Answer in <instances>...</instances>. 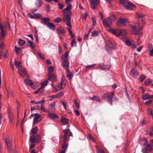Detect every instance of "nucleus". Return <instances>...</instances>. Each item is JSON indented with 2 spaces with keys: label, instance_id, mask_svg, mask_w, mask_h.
Here are the masks:
<instances>
[{
  "label": "nucleus",
  "instance_id": "nucleus-41",
  "mask_svg": "<svg viewBox=\"0 0 153 153\" xmlns=\"http://www.w3.org/2000/svg\"><path fill=\"white\" fill-rule=\"evenodd\" d=\"M121 30L116 29L115 35L117 36H121Z\"/></svg>",
  "mask_w": 153,
  "mask_h": 153
},
{
  "label": "nucleus",
  "instance_id": "nucleus-9",
  "mask_svg": "<svg viewBox=\"0 0 153 153\" xmlns=\"http://www.w3.org/2000/svg\"><path fill=\"white\" fill-rule=\"evenodd\" d=\"M18 72L21 76H25L27 74V71L25 69L23 68H20L18 69Z\"/></svg>",
  "mask_w": 153,
  "mask_h": 153
},
{
  "label": "nucleus",
  "instance_id": "nucleus-22",
  "mask_svg": "<svg viewBox=\"0 0 153 153\" xmlns=\"http://www.w3.org/2000/svg\"><path fill=\"white\" fill-rule=\"evenodd\" d=\"M62 65H63V67L65 69L66 71L68 70H69V63L68 62H62Z\"/></svg>",
  "mask_w": 153,
  "mask_h": 153
},
{
  "label": "nucleus",
  "instance_id": "nucleus-6",
  "mask_svg": "<svg viewBox=\"0 0 153 153\" xmlns=\"http://www.w3.org/2000/svg\"><path fill=\"white\" fill-rule=\"evenodd\" d=\"M118 21L120 24L124 26L127 25V23L128 22L127 18H120L118 19Z\"/></svg>",
  "mask_w": 153,
  "mask_h": 153
},
{
  "label": "nucleus",
  "instance_id": "nucleus-17",
  "mask_svg": "<svg viewBox=\"0 0 153 153\" xmlns=\"http://www.w3.org/2000/svg\"><path fill=\"white\" fill-rule=\"evenodd\" d=\"M68 52H67L64 55H62V62H68Z\"/></svg>",
  "mask_w": 153,
  "mask_h": 153
},
{
  "label": "nucleus",
  "instance_id": "nucleus-45",
  "mask_svg": "<svg viewBox=\"0 0 153 153\" xmlns=\"http://www.w3.org/2000/svg\"><path fill=\"white\" fill-rule=\"evenodd\" d=\"M64 94L62 91H61L58 94H56L57 98H59L61 97L64 95Z\"/></svg>",
  "mask_w": 153,
  "mask_h": 153
},
{
  "label": "nucleus",
  "instance_id": "nucleus-55",
  "mask_svg": "<svg viewBox=\"0 0 153 153\" xmlns=\"http://www.w3.org/2000/svg\"><path fill=\"white\" fill-rule=\"evenodd\" d=\"M147 110L149 115H153V114L151 108H148L147 109Z\"/></svg>",
  "mask_w": 153,
  "mask_h": 153
},
{
  "label": "nucleus",
  "instance_id": "nucleus-15",
  "mask_svg": "<svg viewBox=\"0 0 153 153\" xmlns=\"http://www.w3.org/2000/svg\"><path fill=\"white\" fill-rule=\"evenodd\" d=\"M57 33L59 34H63L65 33V30L62 27H59L56 29Z\"/></svg>",
  "mask_w": 153,
  "mask_h": 153
},
{
  "label": "nucleus",
  "instance_id": "nucleus-52",
  "mask_svg": "<svg viewBox=\"0 0 153 153\" xmlns=\"http://www.w3.org/2000/svg\"><path fill=\"white\" fill-rule=\"evenodd\" d=\"M63 131L64 132V135H68V134L70 132V130L68 128L66 129H64L63 130Z\"/></svg>",
  "mask_w": 153,
  "mask_h": 153
},
{
  "label": "nucleus",
  "instance_id": "nucleus-24",
  "mask_svg": "<svg viewBox=\"0 0 153 153\" xmlns=\"http://www.w3.org/2000/svg\"><path fill=\"white\" fill-rule=\"evenodd\" d=\"M66 72L67 73V77L69 80H71L73 76L72 73L70 72L69 70H68L66 71Z\"/></svg>",
  "mask_w": 153,
  "mask_h": 153
},
{
  "label": "nucleus",
  "instance_id": "nucleus-58",
  "mask_svg": "<svg viewBox=\"0 0 153 153\" xmlns=\"http://www.w3.org/2000/svg\"><path fill=\"white\" fill-rule=\"evenodd\" d=\"M43 2L41 0H39L38 1V4L36 5L37 7H40L42 4Z\"/></svg>",
  "mask_w": 153,
  "mask_h": 153
},
{
  "label": "nucleus",
  "instance_id": "nucleus-50",
  "mask_svg": "<svg viewBox=\"0 0 153 153\" xmlns=\"http://www.w3.org/2000/svg\"><path fill=\"white\" fill-rule=\"evenodd\" d=\"M76 42L74 39L72 41L71 44L72 47H75L76 46Z\"/></svg>",
  "mask_w": 153,
  "mask_h": 153
},
{
  "label": "nucleus",
  "instance_id": "nucleus-49",
  "mask_svg": "<svg viewBox=\"0 0 153 153\" xmlns=\"http://www.w3.org/2000/svg\"><path fill=\"white\" fill-rule=\"evenodd\" d=\"M152 82V80L150 79H148L145 81V84L146 85H149Z\"/></svg>",
  "mask_w": 153,
  "mask_h": 153
},
{
  "label": "nucleus",
  "instance_id": "nucleus-38",
  "mask_svg": "<svg viewBox=\"0 0 153 153\" xmlns=\"http://www.w3.org/2000/svg\"><path fill=\"white\" fill-rule=\"evenodd\" d=\"M35 138L36 142L37 143H39L41 141V137L39 135H37L34 137Z\"/></svg>",
  "mask_w": 153,
  "mask_h": 153
},
{
  "label": "nucleus",
  "instance_id": "nucleus-13",
  "mask_svg": "<svg viewBox=\"0 0 153 153\" xmlns=\"http://www.w3.org/2000/svg\"><path fill=\"white\" fill-rule=\"evenodd\" d=\"M63 86H64L62 85H61L60 83V84H58L57 85L56 88H55V87L53 91V93H56L57 92L63 88Z\"/></svg>",
  "mask_w": 153,
  "mask_h": 153
},
{
  "label": "nucleus",
  "instance_id": "nucleus-35",
  "mask_svg": "<svg viewBox=\"0 0 153 153\" xmlns=\"http://www.w3.org/2000/svg\"><path fill=\"white\" fill-rule=\"evenodd\" d=\"M14 64L16 67L19 69L20 68H22L21 66V62L17 61H15L14 62Z\"/></svg>",
  "mask_w": 153,
  "mask_h": 153
},
{
  "label": "nucleus",
  "instance_id": "nucleus-16",
  "mask_svg": "<svg viewBox=\"0 0 153 153\" xmlns=\"http://www.w3.org/2000/svg\"><path fill=\"white\" fill-rule=\"evenodd\" d=\"M124 7L127 10H130L133 7H136V6L130 2H129L128 5H124Z\"/></svg>",
  "mask_w": 153,
  "mask_h": 153
},
{
  "label": "nucleus",
  "instance_id": "nucleus-48",
  "mask_svg": "<svg viewBox=\"0 0 153 153\" xmlns=\"http://www.w3.org/2000/svg\"><path fill=\"white\" fill-rule=\"evenodd\" d=\"M146 76L144 75H142L139 78V81L140 82H142L146 78Z\"/></svg>",
  "mask_w": 153,
  "mask_h": 153
},
{
  "label": "nucleus",
  "instance_id": "nucleus-25",
  "mask_svg": "<svg viewBox=\"0 0 153 153\" xmlns=\"http://www.w3.org/2000/svg\"><path fill=\"white\" fill-rule=\"evenodd\" d=\"M96 149L97 153H105L103 150L99 146H96Z\"/></svg>",
  "mask_w": 153,
  "mask_h": 153
},
{
  "label": "nucleus",
  "instance_id": "nucleus-46",
  "mask_svg": "<svg viewBox=\"0 0 153 153\" xmlns=\"http://www.w3.org/2000/svg\"><path fill=\"white\" fill-rule=\"evenodd\" d=\"M38 54L39 57L42 59H45V56L44 54H43L40 53L39 52H38Z\"/></svg>",
  "mask_w": 153,
  "mask_h": 153
},
{
  "label": "nucleus",
  "instance_id": "nucleus-12",
  "mask_svg": "<svg viewBox=\"0 0 153 153\" xmlns=\"http://www.w3.org/2000/svg\"><path fill=\"white\" fill-rule=\"evenodd\" d=\"M50 19L48 17H44L41 19L40 22L44 25H47L49 23Z\"/></svg>",
  "mask_w": 153,
  "mask_h": 153
},
{
  "label": "nucleus",
  "instance_id": "nucleus-40",
  "mask_svg": "<svg viewBox=\"0 0 153 153\" xmlns=\"http://www.w3.org/2000/svg\"><path fill=\"white\" fill-rule=\"evenodd\" d=\"M33 15L35 17L38 18V19H40L42 18V16L40 14L38 13H35L33 14Z\"/></svg>",
  "mask_w": 153,
  "mask_h": 153
},
{
  "label": "nucleus",
  "instance_id": "nucleus-30",
  "mask_svg": "<svg viewBox=\"0 0 153 153\" xmlns=\"http://www.w3.org/2000/svg\"><path fill=\"white\" fill-rule=\"evenodd\" d=\"M38 131V128L35 126L33 128H32L31 130V131L33 135L36 134Z\"/></svg>",
  "mask_w": 153,
  "mask_h": 153
},
{
  "label": "nucleus",
  "instance_id": "nucleus-57",
  "mask_svg": "<svg viewBox=\"0 0 153 153\" xmlns=\"http://www.w3.org/2000/svg\"><path fill=\"white\" fill-rule=\"evenodd\" d=\"M126 31L124 29L121 30V36H124L126 35Z\"/></svg>",
  "mask_w": 153,
  "mask_h": 153
},
{
  "label": "nucleus",
  "instance_id": "nucleus-27",
  "mask_svg": "<svg viewBox=\"0 0 153 153\" xmlns=\"http://www.w3.org/2000/svg\"><path fill=\"white\" fill-rule=\"evenodd\" d=\"M55 105L56 103L55 102L50 104L49 105V109L53 111H54L55 110Z\"/></svg>",
  "mask_w": 153,
  "mask_h": 153
},
{
  "label": "nucleus",
  "instance_id": "nucleus-31",
  "mask_svg": "<svg viewBox=\"0 0 153 153\" xmlns=\"http://www.w3.org/2000/svg\"><path fill=\"white\" fill-rule=\"evenodd\" d=\"M142 97V99L143 100H146L149 99V95L148 93H146L145 94L143 95Z\"/></svg>",
  "mask_w": 153,
  "mask_h": 153
},
{
  "label": "nucleus",
  "instance_id": "nucleus-19",
  "mask_svg": "<svg viewBox=\"0 0 153 153\" xmlns=\"http://www.w3.org/2000/svg\"><path fill=\"white\" fill-rule=\"evenodd\" d=\"M47 116L50 118L55 119L56 118H59V116L56 114L53 113H49L47 114Z\"/></svg>",
  "mask_w": 153,
  "mask_h": 153
},
{
  "label": "nucleus",
  "instance_id": "nucleus-14",
  "mask_svg": "<svg viewBox=\"0 0 153 153\" xmlns=\"http://www.w3.org/2000/svg\"><path fill=\"white\" fill-rule=\"evenodd\" d=\"M131 28L133 31L136 32H139L143 29V27H137L134 25L131 26Z\"/></svg>",
  "mask_w": 153,
  "mask_h": 153
},
{
  "label": "nucleus",
  "instance_id": "nucleus-34",
  "mask_svg": "<svg viewBox=\"0 0 153 153\" xmlns=\"http://www.w3.org/2000/svg\"><path fill=\"white\" fill-rule=\"evenodd\" d=\"M54 67L51 65L49 66L48 68V75L52 74L53 71Z\"/></svg>",
  "mask_w": 153,
  "mask_h": 153
},
{
  "label": "nucleus",
  "instance_id": "nucleus-26",
  "mask_svg": "<svg viewBox=\"0 0 153 153\" xmlns=\"http://www.w3.org/2000/svg\"><path fill=\"white\" fill-rule=\"evenodd\" d=\"M24 82L27 85H29L31 86L33 84V81L30 79H25L24 80Z\"/></svg>",
  "mask_w": 153,
  "mask_h": 153
},
{
  "label": "nucleus",
  "instance_id": "nucleus-32",
  "mask_svg": "<svg viewBox=\"0 0 153 153\" xmlns=\"http://www.w3.org/2000/svg\"><path fill=\"white\" fill-rule=\"evenodd\" d=\"M91 100H95L97 102H100V98L98 96H94L91 98Z\"/></svg>",
  "mask_w": 153,
  "mask_h": 153
},
{
  "label": "nucleus",
  "instance_id": "nucleus-60",
  "mask_svg": "<svg viewBox=\"0 0 153 153\" xmlns=\"http://www.w3.org/2000/svg\"><path fill=\"white\" fill-rule=\"evenodd\" d=\"M125 43L128 46L131 45L132 43L129 41V40H127L125 41Z\"/></svg>",
  "mask_w": 153,
  "mask_h": 153
},
{
  "label": "nucleus",
  "instance_id": "nucleus-51",
  "mask_svg": "<svg viewBox=\"0 0 153 153\" xmlns=\"http://www.w3.org/2000/svg\"><path fill=\"white\" fill-rule=\"evenodd\" d=\"M88 138L91 140L93 142H95V139L93 137L91 134H88Z\"/></svg>",
  "mask_w": 153,
  "mask_h": 153
},
{
  "label": "nucleus",
  "instance_id": "nucleus-2",
  "mask_svg": "<svg viewBox=\"0 0 153 153\" xmlns=\"http://www.w3.org/2000/svg\"><path fill=\"white\" fill-rule=\"evenodd\" d=\"M72 15V13L71 11H70L69 13L68 14L67 13H64L63 14V18L62 19L63 21L65 22L67 20L66 25L69 27L67 28L69 32L71 31V29L72 28L71 23V16Z\"/></svg>",
  "mask_w": 153,
  "mask_h": 153
},
{
  "label": "nucleus",
  "instance_id": "nucleus-28",
  "mask_svg": "<svg viewBox=\"0 0 153 153\" xmlns=\"http://www.w3.org/2000/svg\"><path fill=\"white\" fill-rule=\"evenodd\" d=\"M66 80L65 78V76L63 75L62 76L61 82L60 84H61V85H63L64 86H65L66 85Z\"/></svg>",
  "mask_w": 153,
  "mask_h": 153
},
{
  "label": "nucleus",
  "instance_id": "nucleus-33",
  "mask_svg": "<svg viewBox=\"0 0 153 153\" xmlns=\"http://www.w3.org/2000/svg\"><path fill=\"white\" fill-rule=\"evenodd\" d=\"M18 43L20 46H22L25 44L26 42L23 40L20 39H18Z\"/></svg>",
  "mask_w": 153,
  "mask_h": 153
},
{
  "label": "nucleus",
  "instance_id": "nucleus-5",
  "mask_svg": "<svg viewBox=\"0 0 153 153\" xmlns=\"http://www.w3.org/2000/svg\"><path fill=\"white\" fill-rule=\"evenodd\" d=\"M5 142L8 151L11 152L12 150L11 147L12 140L11 139L10 137H8L5 140Z\"/></svg>",
  "mask_w": 153,
  "mask_h": 153
},
{
  "label": "nucleus",
  "instance_id": "nucleus-29",
  "mask_svg": "<svg viewBox=\"0 0 153 153\" xmlns=\"http://www.w3.org/2000/svg\"><path fill=\"white\" fill-rule=\"evenodd\" d=\"M148 151L152 152L153 150V145L148 144L146 147Z\"/></svg>",
  "mask_w": 153,
  "mask_h": 153
},
{
  "label": "nucleus",
  "instance_id": "nucleus-4",
  "mask_svg": "<svg viewBox=\"0 0 153 153\" xmlns=\"http://www.w3.org/2000/svg\"><path fill=\"white\" fill-rule=\"evenodd\" d=\"M90 2V6L91 8L95 10L98 5L100 3V0H89Z\"/></svg>",
  "mask_w": 153,
  "mask_h": 153
},
{
  "label": "nucleus",
  "instance_id": "nucleus-10",
  "mask_svg": "<svg viewBox=\"0 0 153 153\" xmlns=\"http://www.w3.org/2000/svg\"><path fill=\"white\" fill-rule=\"evenodd\" d=\"M41 117L40 115L39 114H37L35 115V116L33 120V125H35V124L38 121L40 122V120H39V119Z\"/></svg>",
  "mask_w": 153,
  "mask_h": 153
},
{
  "label": "nucleus",
  "instance_id": "nucleus-59",
  "mask_svg": "<svg viewBox=\"0 0 153 153\" xmlns=\"http://www.w3.org/2000/svg\"><path fill=\"white\" fill-rule=\"evenodd\" d=\"M87 16V14L86 13H84L82 16V19L83 20H85Z\"/></svg>",
  "mask_w": 153,
  "mask_h": 153
},
{
  "label": "nucleus",
  "instance_id": "nucleus-8",
  "mask_svg": "<svg viewBox=\"0 0 153 153\" xmlns=\"http://www.w3.org/2000/svg\"><path fill=\"white\" fill-rule=\"evenodd\" d=\"M130 74L132 77L136 78L138 75L139 73L136 69L133 68L131 70Z\"/></svg>",
  "mask_w": 153,
  "mask_h": 153
},
{
  "label": "nucleus",
  "instance_id": "nucleus-18",
  "mask_svg": "<svg viewBox=\"0 0 153 153\" xmlns=\"http://www.w3.org/2000/svg\"><path fill=\"white\" fill-rule=\"evenodd\" d=\"M57 77L56 75L53 74H50L48 76V80L53 82L56 79Z\"/></svg>",
  "mask_w": 153,
  "mask_h": 153
},
{
  "label": "nucleus",
  "instance_id": "nucleus-61",
  "mask_svg": "<svg viewBox=\"0 0 153 153\" xmlns=\"http://www.w3.org/2000/svg\"><path fill=\"white\" fill-rule=\"evenodd\" d=\"M9 53L8 51H6V52H5L4 55V58H7L9 56Z\"/></svg>",
  "mask_w": 153,
  "mask_h": 153
},
{
  "label": "nucleus",
  "instance_id": "nucleus-44",
  "mask_svg": "<svg viewBox=\"0 0 153 153\" xmlns=\"http://www.w3.org/2000/svg\"><path fill=\"white\" fill-rule=\"evenodd\" d=\"M144 15H141L138 13H136V18L137 19H142L144 17Z\"/></svg>",
  "mask_w": 153,
  "mask_h": 153
},
{
  "label": "nucleus",
  "instance_id": "nucleus-3",
  "mask_svg": "<svg viewBox=\"0 0 153 153\" xmlns=\"http://www.w3.org/2000/svg\"><path fill=\"white\" fill-rule=\"evenodd\" d=\"M114 95V93L112 92L107 93L103 94L102 97V98L104 100L107 99V101L110 102L111 105H112V98Z\"/></svg>",
  "mask_w": 153,
  "mask_h": 153
},
{
  "label": "nucleus",
  "instance_id": "nucleus-37",
  "mask_svg": "<svg viewBox=\"0 0 153 153\" xmlns=\"http://www.w3.org/2000/svg\"><path fill=\"white\" fill-rule=\"evenodd\" d=\"M11 109L9 108L7 109V113L8 114V118L13 117V115L12 113L11 112Z\"/></svg>",
  "mask_w": 153,
  "mask_h": 153
},
{
  "label": "nucleus",
  "instance_id": "nucleus-7",
  "mask_svg": "<svg viewBox=\"0 0 153 153\" xmlns=\"http://www.w3.org/2000/svg\"><path fill=\"white\" fill-rule=\"evenodd\" d=\"M7 28L6 22H4L3 24H0V28L1 31V33H5V31L7 30Z\"/></svg>",
  "mask_w": 153,
  "mask_h": 153
},
{
  "label": "nucleus",
  "instance_id": "nucleus-47",
  "mask_svg": "<svg viewBox=\"0 0 153 153\" xmlns=\"http://www.w3.org/2000/svg\"><path fill=\"white\" fill-rule=\"evenodd\" d=\"M20 50V49L19 48H18L16 47V46H15V48L14 49V51L15 52V53H16L17 54H19V51Z\"/></svg>",
  "mask_w": 153,
  "mask_h": 153
},
{
  "label": "nucleus",
  "instance_id": "nucleus-21",
  "mask_svg": "<svg viewBox=\"0 0 153 153\" xmlns=\"http://www.w3.org/2000/svg\"><path fill=\"white\" fill-rule=\"evenodd\" d=\"M48 27L51 30H54L56 28V26L52 23L50 22L47 25Z\"/></svg>",
  "mask_w": 153,
  "mask_h": 153
},
{
  "label": "nucleus",
  "instance_id": "nucleus-54",
  "mask_svg": "<svg viewBox=\"0 0 153 153\" xmlns=\"http://www.w3.org/2000/svg\"><path fill=\"white\" fill-rule=\"evenodd\" d=\"M152 101L151 100H149L146 102L145 104V105L148 106H149L152 103Z\"/></svg>",
  "mask_w": 153,
  "mask_h": 153
},
{
  "label": "nucleus",
  "instance_id": "nucleus-56",
  "mask_svg": "<svg viewBox=\"0 0 153 153\" xmlns=\"http://www.w3.org/2000/svg\"><path fill=\"white\" fill-rule=\"evenodd\" d=\"M39 106H36L31 107V110L33 111L35 110H39Z\"/></svg>",
  "mask_w": 153,
  "mask_h": 153
},
{
  "label": "nucleus",
  "instance_id": "nucleus-64",
  "mask_svg": "<svg viewBox=\"0 0 153 153\" xmlns=\"http://www.w3.org/2000/svg\"><path fill=\"white\" fill-rule=\"evenodd\" d=\"M92 25L93 26L95 25L96 24V21L94 17H92Z\"/></svg>",
  "mask_w": 153,
  "mask_h": 153
},
{
  "label": "nucleus",
  "instance_id": "nucleus-39",
  "mask_svg": "<svg viewBox=\"0 0 153 153\" xmlns=\"http://www.w3.org/2000/svg\"><path fill=\"white\" fill-rule=\"evenodd\" d=\"M68 148V144L65 142H64L62 145V148L63 150H66Z\"/></svg>",
  "mask_w": 153,
  "mask_h": 153
},
{
  "label": "nucleus",
  "instance_id": "nucleus-20",
  "mask_svg": "<svg viewBox=\"0 0 153 153\" xmlns=\"http://www.w3.org/2000/svg\"><path fill=\"white\" fill-rule=\"evenodd\" d=\"M27 46L30 47L32 49H34L36 48L34 43L30 40H29L27 42Z\"/></svg>",
  "mask_w": 153,
  "mask_h": 153
},
{
  "label": "nucleus",
  "instance_id": "nucleus-63",
  "mask_svg": "<svg viewBox=\"0 0 153 153\" xmlns=\"http://www.w3.org/2000/svg\"><path fill=\"white\" fill-rule=\"evenodd\" d=\"M103 68L104 69L108 70L110 68V67L108 65H103Z\"/></svg>",
  "mask_w": 153,
  "mask_h": 153
},
{
  "label": "nucleus",
  "instance_id": "nucleus-1",
  "mask_svg": "<svg viewBox=\"0 0 153 153\" xmlns=\"http://www.w3.org/2000/svg\"><path fill=\"white\" fill-rule=\"evenodd\" d=\"M116 19V16L115 15H111L102 21L103 24L105 28L109 27L111 26L112 22L114 21Z\"/></svg>",
  "mask_w": 153,
  "mask_h": 153
},
{
  "label": "nucleus",
  "instance_id": "nucleus-11",
  "mask_svg": "<svg viewBox=\"0 0 153 153\" xmlns=\"http://www.w3.org/2000/svg\"><path fill=\"white\" fill-rule=\"evenodd\" d=\"M148 47V51L149 53V55L150 56H153V48L152 45L151 44H149L147 45Z\"/></svg>",
  "mask_w": 153,
  "mask_h": 153
},
{
  "label": "nucleus",
  "instance_id": "nucleus-36",
  "mask_svg": "<svg viewBox=\"0 0 153 153\" xmlns=\"http://www.w3.org/2000/svg\"><path fill=\"white\" fill-rule=\"evenodd\" d=\"M61 122L63 125H66L68 123V120L67 119L63 117L61 119Z\"/></svg>",
  "mask_w": 153,
  "mask_h": 153
},
{
  "label": "nucleus",
  "instance_id": "nucleus-62",
  "mask_svg": "<svg viewBox=\"0 0 153 153\" xmlns=\"http://www.w3.org/2000/svg\"><path fill=\"white\" fill-rule=\"evenodd\" d=\"M10 68L12 69V70L13 71H14V68L13 66V64L11 61H10Z\"/></svg>",
  "mask_w": 153,
  "mask_h": 153
},
{
  "label": "nucleus",
  "instance_id": "nucleus-53",
  "mask_svg": "<svg viewBox=\"0 0 153 153\" xmlns=\"http://www.w3.org/2000/svg\"><path fill=\"white\" fill-rule=\"evenodd\" d=\"M5 36V33L0 32V41L2 40Z\"/></svg>",
  "mask_w": 153,
  "mask_h": 153
},
{
  "label": "nucleus",
  "instance_id": "nucleus-23",
  "mask_svg": "<svg viewBox=\"0 0 153 153\" xmlns=\"http://www.w3.org/2000/svg\"><path fill=\"white\" fill-rule=\"evenodd\" d=\"M71 8L72 5L71 4H67V7L66 8H65L63 11L64 12V13H66V12H65V11H69L71 9ZM69 12H70V11ZM69 13H68V14H69Z\"/></svg>",
  "mask_w": 153,
  "mask_h": 153
},
{
  "label": "nucleus",
  "instance_id": "nucleus-43",
  "mask_svg": "<svg viewBox=\"0 0 153 153\" xmlns=\"http://www.w3.org/2000/svg\"><path fill=\"white\" fill-rule=\"evenodd\" d=\"M98 33L96 30H94L91 33V36H98Z\"/></svg>",
  "mask_w": 153,
  "mask_h": 153
},
{
  "label": "nucleus",
  "instance_id": "nucleus-42",
  "mask_svg": "<svg viewBox=\"0 0 153 153\" xmlns=\"http://www.w3.org/2000/svg\"><path fill=\"white\" fill-rule=\"evenodd\" d=\"M62 21V19L60 17H57L54 20V22L56 23H59Z\"/></svg>",
  "mask_w": 153,
  "mask_h": 153
}]
</instances>
